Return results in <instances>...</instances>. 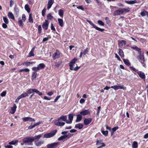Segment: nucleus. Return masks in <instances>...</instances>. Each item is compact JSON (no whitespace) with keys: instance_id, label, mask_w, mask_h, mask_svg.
I'll list each match as a JSON object with an SVG mask.
<instances>
[{"instance_id":"11","label":"nucleus","mask_w":148,"mask_h":148,"mask_svg":"<svg viewBox=\"0 0 148 148\" xmlns=\"http://www.w3.org/2000/svg\"><path fill=\"white\" fill-rule=\"evenodd\" d=\"M73 114H70L68 116V118L69 120H67L66 123L71 124L72 123V121L73 119Z\"/></svg>"},{"instance_id":"15","label":"nucleus","mask_w":148,"mask_h":148,"mask_svg":"<svg viewBox=\"0 0 148 148\" xmlns=\"http://www.w3.org/2000/svg\"><path fill=\"white\" fill-rule=\"evenodd\" d=\"M77 60L76 58H75L69 63V65L70 66V68L72 67V68L73 67V66L75 64V62Z\"/></svg>"},{"instance_id":"10","label":"nucleus","mask_w":148,"mask_h":148,"mask_svg":"<svg viewBox=\"0 0 148 148\" xmlns=\"http://www.w3.org/2000/svg\"><path fill=\"white\" fill-rule=\"evenodd\" d=\"M54 123L57 126L61 127L64 126L65 124V123L64 122H62L61 120H58V119L57 121L55 122Z\"/></svg>"},{"instance_id":"37","label":"nucleus","mask_w":148,"mask_h":148,"mask_svg":"<svg viewBox=\"0 0 148 148\" xmlns=\"http://www.w3.org/2000/svg\"><path fill=\"white\" fill-rule=\"evenodd\" d=\"M18 142V140H13V141H11L9 143V144L10 145H14L16 143H17Z\"/></svg>"},{"instance_id":"27","label":"nucleus","mask_w":148,"mask_h":148,"mask_svg":"<svg viewBox=\"0 0 148 148\" xmlns=\"http://www.w3.org/2000/svg\"><path fill=\"white\" fill-rule=\"evenodd\" d=\"M82 119V116L81 114H78L77 115V119L76 120V122H78L81 121Z\"/></svg>"},{"instance_id":"50","label":"nucleus","mask_w":148,"mask_h":148,"mask_svg":"<svg viewBox=\"0 0 148 148\" xmlns=\"http://www.w3.org/2000/svg\"><path fill=\"white\" fill-rule=\"evenodd\" d=\"M18 23L20 26L21 27H23V23L22 21L21 20H19Z\"/></svg>"},{"instance_id":"26","label":"nucleus","mask_w":148,"mask_h":148,"mask_svg":"<svg viewBox=\"0 0 148 148\" xmlns=\"http://www.w3.org/2000/svg\"><path fill=\"white\" fill-rule=\"evenodd\" d=\"M58 21L59 25L61 27L64 26L63 21L61 18H58Z\"/></svg>"},{"instance_id":"47","label":"nucleus","mask_w":148,"mask_h":148,"mask_svg":"<svg viewBox=\"0 0 148 148\" xmlns=\"http://www.w3.org/2000/svg\"><path fill=\"white\" fill-rule=\"evenodd\" d=\"M53 17L50 14H48L47 16V18L49 20H51Z\"/></svg>"},{"instance_id":"28","label":"nucleus","mask_w":148,"mask_h":148,"mask_svg":"<svg viewBox=\"0 0 148 148\" xmlns=\"http://www.w3.org/2000/svg\"><path fill=\"white\" fill-rule=\"evenodd\" d=\"M126 42L124 40H122L119 42V45L121 46H123L126 45Z\"/></svg>"},{"instance_id":"17","label":"nucleus","mask_w":148,"mask_h":148,"mask_svg":"<svg viewBox=\"0 0 148 148\" xmlns=\"http://www.w3.org/2000/svg\"><path fill=\"white\" fill-rule=\"evenodd\" d=\"M137 73L141 78L144 79H145V75L143 72L141 71H138Z\"/></svg>"},{"instance_id":"4","label":"nucleus","mask_w":148,"mask_h":148,"mask_svg":"<svg viewBox=\"0 0 148 148\" xmlns=\"http://www.w3.org/2000/svg\"><path fill=\"white\" fill-rule=\"evenodd\" d=\"M87 22H88L91 26H92V27L95 28L97 30L101 31V32H102L104 31V29H101L99 27H98L96 26L93 23H92V22L90 21H89L88 20H87Z\"/></svg>"},{"instance_id":"12","label":"nucleus","mask_w":148,"mask_h":148,"mask_svg":"<svg viewBox=\"0 0 148 148\" xmlns=\"http://www.w3.org/2000/svg\"><path fill=\"white\" fill-rule=\"evenodd\" d=\"M49 24V23L48 21L47 20H46L42 25L43 28L45 30H47L48 29Z\"/></svg>"},{"instance_id":"25","label":"nucleus","mask_w":148,"mask_h":148,"mask_svg":"<svg viewBox=\"0 0 148 148\" xmlns=\"http://www.w3.org/2000/svg\"><path fill=\"white\" fill-rule=\"evenodd\" d=\"M131 48L137 51L138 53H140V51H141V49L138 48L137 46H135L134 47H131Z\"/></svg>"},{"instance_id":"36","label":"nucleus","mask_w":148,"mask_h":148,"mask_svg":"<svg viewBox=\"0 0 148 148\" xmlns=\"http://www.w3.org/2000/svg\"><path fill=\"white\" fill-rule=\"evenodd\" d=\"M37 73L36 72H33L32 73V79L33 80L35 79L37 77Z\"/></svg>"},{"instance_id":"9","label":"nucleus","mask_w":148,"mask_h":148,"mask_svg":"<svg viewBox=\"0 0 148 148\" xmlns=\"http://www.w3.org/2000/svg\"><path fill=\"white\" fill-rule=\"evenodd\" d=\"M110 88L114 89L115 90L119 89H124V87L122 86L121 85H119L118 84H117V85L111 86Z\"/></svg>"},{"instance_id":"42","label":"nucleus","mask_w":148,"mask_h":148,"mask_svg":"<svg viewBox=\"0 0 148 148\" xmlns=\"http://www.w3.org/2000/svg\"><path fill=\"white\" fill-rule=\"evenodd\" d=\"M35 92L37 94H38L39 95L41 96L42 95V92H40L39 91H38V90L35 88Z\"/></svg>"},{"instance_id":"6","label":"nucleus","mask_w":148,"mask_h":148,"mask_svg":"<svg viewBox=\"0 0 148 148\" xmlns=\"http://www.w3.org/2000/svg\"><path fill=\"white\" fill-rule=\"evenodd\" d=\"M23 143L25 145H28V143L29 142H33L32 140V137H27L26 138H24L23 139Z\"/></svg>"},{"instance_id":"52","label":"nucleus","mask_w":148,"mask_h":148,"mask_svg":"<svg viewBox=\"0 0 148 148\" xmlns=\"http://www.w3.org/2000/svg\"><path fill=\"white\" fill-rule=\"evenodd\" d=\"M51 29L52 30H53L54 31H56L55 29L54 28V26H53V24L52 23H51Z\"/></svg>"},{"instance_id":"40","label":"nucleus","mask_w":148,"mask_h":148,"mask_svg":"<svg viewBox=\"0 0 148 148\" xmlns=\"http://www.w3.org/2000/svg\"><path fill=\"white\" fill-rule=\"evenodd\" d=\"M147 12H147L146 11L144 10L140 13V15L143 16H145L146 15H147Z\"/></svg>"},{"instance_id":"32","label":"nucleus","mask_w":148,"mask_h":148,"mask_svg":"<svg viewBox=\"0 0 148 148\" xmlns=\"http://www.w3.org/2000/svg\"><path fill=\"white\" fill-rule=\"evenodd\" d=\"M34 63V62H26L23 63V65L28 66H29L30 64H32Z\"/></svg>"},{"instance_id":"53","label":"nucleus","mask_w":148,"mask_h":148,"mask_svg":"<svg viewBox=\"0 0 148 148\" xmlns=\"http://www.w3.org/2000/svg\"><path fill=\"white\" fill-rule=\"evenodd\" d=\"M22 20L24 21H25L26 20V18H25V15L24 14H23L22 16Z\"/></svg>"},{"instance_id":"5","label":"nucleus","mask_w":148,"mask_h":148,"mask_svg":"<svg viewBox=\"0 0 148 148\" xmlns=\"http://www.w3.org/2000/svg\"><path fill=\"white\" fill-rule=\"evenodd\" d=\"M73 135V134H70L69 135L65 134L63 136H62L58 138V140L59 141H60L64 139H68L71 137Z\"/></svg>"},{"instance_id":"14","label":"nucleus","mask_w":148,"mask_h":148,"mask_svg":"<svg viewBox=\"0 0 148 148\" xmlns=\"http://www.w3.org/2000/svg\"><path fill=\"white\" fill-rule=\"evenodd\" d=\"M92 120V119L91 118L85 119L84 121V124L85 125H87L89 124L91 122Z\"/></svg>"},{"instance_id":"33","label":"nucleus","mask_w":148,"mask_h":148,"mask_svg":"<svg viewBox=\"0 0 148 148\" xmlns=\"http://www.w3.org/2000/svg\"><path fill=\"white\" fill-rule=\"evenodd\" d=\"M123 61L124 62L125 64L127 66H129L130 65V63L128 60L123 59Z\"/></svg>"},{"instance_id":"60","label":"nucleus","mask_w":148,"mask_h":148,"mask_svg":"<svg viewBox=\"0 0 148 148\" xmlns=\"http://www.w3.org/2000/svg\"><path fill=\"white\" fill-rule=\"evenodd\" d=\"M130 68H131L133 71L135 72L138 71L137 69H136L134 68L132 66H130Z\"/></svg>"},{"instance_id":"34","label":"nucleus","mask_w":148,"mask_h":148,"mask_svg":"<svg viewBox=\"0 0 148 148\" xmlns=\"http://www.w3.org/2000/svg\"><path fill=\"white\" fill-rule=\"evenodd\" d=\"M132 147L133 148H138V143L136 141H134Z\"/></svg>"},{"instance_id":"64","label":"nucleus","mask_w":148,"mask_h":148,"mask_svg":"<svg viewBox=\"0 0 148 148\" xmlns=\"http://www.w3.org/2000/svg\"><path fill=\"white\" fill-rule=\"evenodd\" d=\"M85 101V100L84 99H81L79 101V102L81 103L82 104V103H84V102Z\"/></svg>"},{"instance_id":"2","label":"nucleus","mask_w":148,"mask_h":148,"mask_svg":"<svg viewBox=\"0 0 148 148\" xmlns=\"http://www.w3.org/2000/svg\"><path fill=\"white\" fill-rule=\"evenodd\" d=\"M45 66V64L43 63H40L37 65V67H34L32 68V70L35 71H37L39 70L43 69Z\"/></svg>"},{"instance_id":"16","label":"nucleus","mask_w":148,"mask_h":148,"mask_svg":"<svg viewBox=\"0 0 148 148\" xmlns=\"http://www.w3.org/2000/svg\"><path fill=\"white\" fill-rule=\"evenodd\" d=\"M54 2V0H48L47 8L49 9L51 8Z\"/></svg>"},{"instance_id":"7","label":"nucleus","mask_w":148,"mask_h":148,"mask_svg":"<svg viewBox=\"0 0 148 148\" xmlns=\"http://www.w3.org/2000/svg\"><path fill=\"white\" fill-rule=\"evenodd\" d=\"M59 144V143L55 142L48 144L47 145V148H56Z\"/></svg>"},{"instance_id":"22","label":"nucleus","mask_w":148,"mask_h":148,"mask_svg":"<svg viewBox=\"0 0 148 148\" xmlns=\"http://www.w3.org/2000/svg\"><path fill=\"white\" fill-rule=\"evenodd\" d=\"M35 88L34 89H29L27 92L26 93L27 94L28 96H29V94H30L32 93H33V92H35Z\"/></svg>"},{"instance_id":"38","label":"nucleus","mask_w":148,"mask_h":148,"mask_svg":"<svg viewBox=\"0 0 148 148\" xmlns=\"http://www.w3.org/2000/svg\"><path fill=\"white\" fill-rule=\"evenodd\" d=\"M138 54H139V55L138 56V58L140 60H143V62H144V61H145L144 58V56H143V58H142V56H141V51H140V53H138Z\"/></svg>"},{"instance_id":"23","label":"nucleus","mask_w":148,"mask_h":148,"mask_svg":"<svg viewBox=\"0 0 148 148\" xmlns=\"http://www.w3.org/2000/svg\"><path fill=\"white\" fill-rule=\"evenodd\" d=\"M125 2L129 4H132L137 3V1L136 0H132L130 1H125Z\"/></svg>"},{"instance_id":"30","label":"nucleus","mask_w":148,"mask_h":148,"mask_svg":"<svg viewBox=\"0 0 148 148\" xmlns=\"http://www.w3.org/2000/svg\"><path fill=\"white\" fill-rule=\"evenodd\" d=\"M8 16L9 18L13 20L14 19V16L12 12H9L8 14Z\"/></svg>"},{"instance_id":"48","label":"nucleus","mask_w":148,"mask_h":148,"mask_svg":"<svg viewBox=\"0 0 148 148\" xmlns=\"http://www.w3.org/2000/svg\"><path fill=\"white\" fill-rule=\"evenodd\" d=\"M101 132L102 134L105 136H107L108 134V131L107 130L105 131H101Z\"/></svg>"},{"instance_id":"63","label":"nucleus","mask_w":148,"mask_h":148,"mask_svg":"<svg viewBox=\"0 0 148 148\" xmlns=\"http://www.w3.org/2000/svg\"><path fill=\"white\" fill-rule=\"evenodd\" d=\"M115 55L116 57L118 59V60L119 61H121V60L119 56L117 55V54L116 53H115Z\"/></svg>"},{"instance_id":"55","label":"nucleus","mask_w":148,"mask_h":148,"mask_svg":"<svg viewBox=\"0 0 148 148\" xmlns=\"http://www.w3.org/2000/svg\"><path fill=\"white\" fill-rule=\"evenodd\" d=\"M101 141L99 140H97L96 145H99L100 144H101Z\"/></svg>"},{"instance_id":"18","label":"nucleus","mask_w":148,"mask_h":148,"mask_svg":"<svg viewBox=\"0 0 148 148\" xmlns=\"http://www.w3.org/2000/svg\"><path fill=\"white\" fill-rule=\"evenodd\" d=\"M67 117L66 116H62L59 118L58 119V120L59 121L61 120V121H66H66H67Z\"/></svg>"},{"instance_id":"8","label":"nucleus","mask_w":148,"mask_h":148,"mask_svg":"<svg viewBox=\"0 0 148 148\" xmlns=\"http://www.w3.org/2000/svg\"><path fill=\"white\" fill-rule=\"evenodd\" d=\"M60 56V52L58 50H56V51L54 53L52 57L55 60L57 58H59Z\"/></svg>"},{"instance_id":"21","label":"nucleus","mask_w":148,"mask_h":148,"mask_svg":"<svg viewBox=\"0 0 148 148\" xmlns=\"http://www.w3.org/2000/svg\"><path fill=\"white\" fill-rule=\"evenodd\" d=\"M42 136V135L40 134L36 136H35L34 137H32V140L33 141H34L35 140H38L39 139L41 138Z\"/></svg>"},{"instance_id":"41","label":"nucleus","mask_w":148,"mask_h":148,"mask_svg":"<svg viewBox=\"0 0 148 148\" xmlns=\"http://www.w3.org/2000/svg\"><path fill=\"white\" fill-rule=\"evenodd\" d=\"M28 20L29 21V22L32 23H33V20L31 14H29Z\"/></svg>"},{"instance_id":"44","label":"nucleus","mask_w":148,"mask_h":148,"mask_svg":"<svg viewBox=\"0 0 148 148\" xmlns=\"http://www.w3.org/2000/svg\"><path fill=\"white\" fill-rule=\"evenodd\" d=\"M34 51H33V50H31L30 52L29 53V55L28 57H30L32 56H34Z\"/></svg>"},{"instance_id":"62","label":"nucleus","mask_w":148,"mask_h":148,"mask_svg":"<svg viewBox=\"0 0 148 148\" xmlns=\"http://www.w3.org/2000/svg\"><path fill=\"white\" fill-rule=\"evenodd\" d=\"M88 52V48H86L84 50V51L83 52V54L85 55Z\"/></svg>"},{"instance_id":"51","label":"nucleus","mask_w":148,"mask_h":148,"mask_svg":"<svg viewBox=\"0 0 148 148\" xmlns=\"http://www.w3.org/2000/svg\"><path fill=\"white\" fill-rule=\"evenodd\" d=\"M6 93V91H5L2 92L1 94V96L2 97H4L5 96Z\"/></svg>"},{"instance_id":"56","label":"nucleus","mask_w":148,"mask_h":148,"mask_svg":"<svg viewBox=\"0 0 148 148\" xmlns=\"http://www.w3.org/2000/svg\"><path fill=\"white\" fill-rule=\"evenodd\" d=\"M60 95H59L58 96H57L56 97V98L54 100V102H56L58 101V99L60 98Z\"/></svg>"},{"instance_id":"19","label":"nucleus","mask_w":148,"mask_h":148,"mask_svg":"<svg viewBox=\"0 0 148 148\" xmlns=\"http://www.w3.org/2000/svg\"><path fill=\"white\" fill-rule=\"evenodd\" d=\"M90 112L88 110H85L80 112V114L84 116L89 114Z\"/></svg>"},{"instance_id":"35","label":"nucleus","mask_w":148,"mask_h":148,"mask_svg":"<svg viewBox=\"0 0 148 148\" xmlns=\"http://www.w3.org/2000/svg\"><path fill=\"white\" fill-rule=\"evenodd\" d=\"M25 8L28 13H29L30 11V10L28 5L27 4H26L25 6Z\"/></svg>"},{"instance_id":"45","label":"nucleus","mask_w":148,"mask_h":148,"mask_svg":"<svg viewBox=\"0 0 148 148\" xmlns=\"http://www.w3.org/2000/svg\"><path fill=\"white\" fill-rule=\"evenodd\" d=\"M97 23L100 25L103 26L104 25V23L101 20L98 21Z\"/></svg>"},{"instance_id":"39","label":"nucleus","mask_w":148,"mask_h":148,"mask_svg":"<svg viewBox=\"0 0 148 148\" xmlns=\"http://www.w3.org/2000/svg\"><path fill=\"white\" fill-rule=\"evenodd\" d=\"M3 21L6 24H8L9 23L8 20L6 16L3 17Z\"/></svg>"},{"instance_id":"31","label":"nucleus","mask_w":148,"mask_h":148,"mask_svg":"<svg viewBox=\"0 0 148 148\" xmlns=\"http://www.w3.org/2000/svg\"><path fill=\"white\" fill-rule=\"evenodd\" d=\"M58 14L59 15L62 17H63L64 14V11L62 9H60L58 10Z\"/></svg>"},{"instance_id":"13","label":"nucleus","mask_w":148,"mask_h":148,"mask_svg":"<svg viewBox=\"0 0 148 148\" xmlns=\"http://www.w3.org/2000/svg\"><path fill=\"white\" fill-rule=\"evenodd\" d=\"M22 120L24 122L27 121L34 122L35 121V120L34 119L29 117L23 118H22Z\"/></svg>"},{"instance_id":"46","label":"nucleus","mask_w":148,"mask_h":148,"mask_svg":"<svg viewBox=\"0 0 148 148\" xmlns=\"http://www.w3.org/2000/svg\"><path fill=\"white\" fill-rule=\"evenodd\" d=\"M16 108L17 107L16 104H14V105L13 107L11 109V110H13V112H15V111H16Z\"/></svg>"},{"instance_id":"20","label":"nucleus","mask_w":148,"mask_h":148,"mask_svg":"<svg viewBox=\"0 0 148 148\" xmlns=\"http://www.w3.org/2000/svg\"><path fill=\"white\" fill-rule=\"evenodd\" d=\"M43 143L44 141H43L38 140L35 141L34 143L36 145L38 146H40L42 144H43Z\"/></svg>"},{"instance_id":"29","label":"nucleus","mask_w":148,"mask_h":148,"mask_svg":"<svg viewBox=\"0 0 148 148\" xmlns=\"http://www.w3.org/2000/svg\"><path fill=\"white\" fill-rule=\"evenodd\" d=\"M118 53L119 54L120 56L121 57H123L124 56V53L122 50L119 49H118Z\"/></svg>"},{"instance_id":"59","label":"nucleus","mask_w":148,"mask_h":148,"mask_svg":"<svg viewBox=\"0 0 148 148\" xmlns=\"http://www.w3.org/2000/svg\"><path fill=\"white\" fill-rule=\"evenodd\" d=\"M119 128V127H113L112 128V130L113 131V132H114L115 131L117 130Z\"/></svg>"},{"instance_id":"43","label":"nucleus","mask_w":148,"mask_h":148,"mask_svg":"<svg viewBox=\"0 0 148 148\" xmlns=\"http://www.w3.org/2000/svg\"><path fill=\"white\" fill-rule=\"evenodd\" d=\"M80 68L79 66H76L75 68H73V67L72 68V67L70 68V70H74L75 71H77Z\"/></svg>"},{"instance_id":"49","label":"nucleus","mask_w":148,"mask_h":148,"mask_svg":"<svg viewBox=\"0 0 148 148\" xmlns=\"http://www.w3.org/2000/svg\"><path fill=\"white\" fill-rule=\"evenodd\" d=\"M46 9L45 8H44V9L42 10V16H44L45 14V12H46Z\"/></svg>"},{"instance_id":"54","label":"nucleus","mask_w":148,"mask_h":148,"mask_svg":"<svg viewBox=\"0 0 148 148\" xmlns=\"http://www.w3.org/2000/svg\"><path fill=\"white\" fill-rule=\"evenodd\" d=\"M41 26L39 25L38 26V30L39 33H40L41 32Z\"/></svg>"},{"instance_id":"1","label":"nucleus","mask_w":148,"mask_h":148,"mask_svg":"<svg viewBox=\"0 0 148 148\" xmlns=\"http://www.w3.org/2000/svg\"><path fill=\"white\" fill-rule=\"evenodd\" d=\"M130 11L129 8H121L115 11L113 14L114 16L120 15L124 12H127Z\"/></svg>"},{"instance_id":"24","label":"nucleus","mask_w":148,"mask_h":148,"mask_svg":"<svg viewBox=\"0 0 148 148\" xmlns=\"http://www.w3.org/2000/svg\"><path fill=\"white\" fill-rule=\"evenodd\" d=\"M83 125L82 124L79 123L76 124L75 127V128H78L79 129H81L83 128Z\"/></svg>"},{"instance_id":"61","label":"nucleus","mask_w":148,"mask_h":148,"mask_svg":"<svg viewBox=\"0 0 148 148\" xmlns=\"http://www.w3.org/2000/svg\"><path fill=\"white\" fill-rule=\"evenodd\" d=\"M130 68H131L133 71L135 72L138 71L137 69H136L134 68L132 66H130Z\"/></svg>"},{"instance_id":"57","label":"nucleus","mask_w":148,"mask_h":148,"mask_svg":"<svg viewBox=\"0 0 148 148\" xmlns=\"http://www.w3.org/2000/svg\"><path fill=\"white\" fill-rule=\"evenodd\" d=\"M41 123H42V122L41 121H40L39 122L35 123L34 125V127H35V126H37V125H39L40 124H41Z\"/></svg>"},{"instance_id":"58","label":"nucleus","mask_w":148,"mask_h":148,"mask_svg":"<svg viewBox=\"0 0 148 148\" xmlns=\"http://www.w3.org/2000/svg\"><path fill=\"white\" fill-rule=\"evenodd\" d=\"M21 95L23 97L28 96L27 95V94L26 92L24 93H23Z\"/></svg>"},{"instance_id":"3","label":"nucleus","mask_w":148,"mask_h":148,"mask_svg":"<svg viewBox=\"0 0 148 148\" xmlns=\"http://www.w3.org/2000/svg\"><path fill=\"white\" fill-rule=\"evenodd\" d=\"M57 132V130H55L49 133H48L45 134L44 135V137L46 138L51 137L54 136Z\"/></svg>"}]
</instances>
